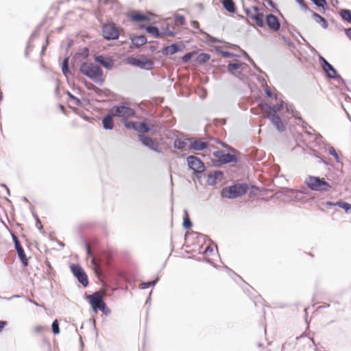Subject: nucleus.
<instances>
[{
	"mask_svg": "<svg viewBox=\"0 0 351 351\" xmlns=\"http://www.w3.org/2000/svg\"><path fill=\"white\" fill-rule=\"evenodd\" d=\"M80 71L82 74L99 85H102L105 82L102 69L94 63L82 62L80 67Z\"/></svg>",
	"mask_w": 351,
	"mask_h": 351,
	"instance_id": "1",
	"label": "nucleus"
},
{
	"mask_svg": "<svg viewBox=\"0 0 351 351\" xmlns=\"http://www.w3.org/2000/svg\"><path fill=\"white\" fill-rule=\"evenodd\" d=\"M249 189V185L246 183H236L223 188L221 191V196L234 199L247 193Z\"/></svg>",
	"mask_w": 351,
	"mask_h": 351,
	"instance_id": "2",
	"label": "nucleus"
},
{
	"mask_svg": "<svg viewBox=\"0 0 351 351\" xmlns=\"http://www.w3.org/2000/svg\"><path fill=\"white\" fill-rule=\"evenodd\" d=\"M305 184L310 190L321 193L328 192L332 189V186L324 178L319 176H308L305 180Z\"/></svg>",
	"mask_w": 351,
	"mask_h": 351,
	"instance_id": "3",
	"label": "nucleus"
},
{
	"mask_svg": "<svg viewBox=\"0 0 351 351\" xmlns=\"http://www.w3.org/2000/svg\"><path fill=\"white\" fill-rule=\"evenodd\" d=\"M88 303L90 304L92 310L95 313L100 311L106 315H108L111 313L99 291H95L89 296Z\"/></svg>",
	"mask_w": 351,
	"mask_h": 351,
	"instance_id": "4",
	"label": "nucleus"
},
{
	"mask_svg": "<svg viewBox=\"0 0 351 351\" xmlns=\"http://www.w3.org/2000/svg\"><path fill=\"white\" fill-rule=\"evenodd\" d=\"M308 46L311 51H315L316 53H317L319 62L321 64L322 70L325 73L327 77L336 80H343L342 77L338 73L335 67L325 58L317 53L315 48L311 47L309 44Z\"/></svg>",
	"mask_w": 351,
	"mask_h": 351,
	"instance_id": "5",
	"label": "nucleus"
},
{
	"mask_svg": "<svg viewBox=\"0 0 351 351\" xmlns=\"http://www.w3.org/2000/svg\"><path fill=\"white\" fill-rule=\"evenodd\" d=\"M241 153H225L222 150H217L213 152V156L217 158L215 163V166L221 167L223 165H226L232 162H239L240 158L239 155Z\"/></svg>",
	"mask_w": 351,
	"mask_h": 351,
	"instance_id": "6",
	"label": "nucleus"
},
{
	"mask_svg": "<svg viewBox=\"0 0 351 351\" xmlns=\"http://www.w3.org/2000/svg\"><path fill=\"white\" fill-rule=\"evenodd\" d=\"M186 161L189 169L192 170L195 178L199 180L206 169L204 162L199 158L193 155L188 156Z\"/></svg>",
	"mask_w": 351,
	"mask_h": 351,
	"instance_id": "7",
	"label": "nucleus"
},
{
	"mask_svg": "<svg viewBox=\"0 0 351 351\" xmlns=\"http://www.w3.org/2000/svg\"><path fill=\"white\" fill-rule=\"evenodd\" d=\"M126 60L128 64L145 71H151L154 66V60L143 55L139 58L128 56Z\"/></svg>",
	"mask_w": 351,
	"mask_h": 351,
	"instance_id": "8",
	"label": "nucleus"
},
{
	"mask_svg": "<svg viewBox=\"0 0 351 351\" xmlns=\"http://www.w3.org/2000/svg\"><path fill=\"white\" fill-rule=\"evenodd\" d=\"M119 31L116 24L113 22H108L102 26L103 37L107 40H117L119 37Z\"/></svg>",
	"mask_w": 351,
	"mask_h": 351,
	"instance_id": "9",
	"label": "nucleus"
},
{
	"mask_svg": "<svg viewBox=\"0 0 351 351\" xmlns=\"http://www.w3.org/2000/svg\"><path fill=\"white\" fill-rule=\"evenodd\" d=\"M70 269L78 282H80L84 287H88L89 284L88 278L83 267L80 264H71Z\"/></svg>",
	"mask_w": 351,
	"mask_h": 351,
	"instance_id": "10",
	"label": "nucleus"
},
{
	"mask_svg": "<svg viewBox=\"0 0 351 351\" xmlns=\"http://www.w3.org/2000/svg\"><path fill=\"white\" fill-rule=\"evenodd\" d=\"M112 114L114 117L122 118L125 117H134L136 114L134 109L130 108L125 104L116 105L112 108Z\"/></svg>",
	"mask_w": 351,
	"mask_h": 351,
	"instance_id": "11",
	"label": "nucleus"
},
{
	"mask_svg": "<svg viewBox=\"0 0 351 351\" xmlns=\"http://www.w3.org/2000/svg\"><path fill=\"white\" fill-rule=\"evenodd\" d=\"M138 138L144 146L148 147L149 149L156 153H162L160 145L156 140L143 134H138Z\"/></svg>",
	"mask_w": 351,
	"mask_h": 351,
	"instance_id": "12",
	"label": "nucleus"
},
{
	"mask_svg": "<svg viewBox=\"0 0 351 351\" xmlns=\"http://www.w3.org/2000/svg\"><path fill=\"white\" fill-rule=\"evenodd\" d=\"M189 143V149L195 151H202L208 148L209 143L204 141L199 138L191 137L186 138Z\"/></svg>",
	"mask_w": 351,
	"mask_h": 351,
	"instance_id": "13",
	"label": "nucleus"
},
{
	"mask_svg": "<svg viewBox=\"0 0 351 351\" xmlns=\"http://www.w3.org/2000/svg\"><path fill=\"white\" fill-rule=\"evenodd\" d=\"M93 59L95 62L99 64L107 70H112L114 67V61L110 56L104 54H95L93 56Z\"/></svg>",
	"mask_w": 351,
	"mask_h": 351,
	"instance_id": "14",
	"label": "nucleus"
},
{
	"mask_svg": "<svg viewBox=\"0 0 351 351\" xmlns=\"http://www.w3.org/2000/svg\"><path fill=\"white\" fill-rule=\"evenodd\" d=\"M184 48V45L182 42H176L170 45L164 46L161 49V52L164 56L173 55L182 51Z\"/></svg>",
	"mask_w": 351,
	"mask_h": 351,
	"instance_id": "15",
	"label": "nucleus"
},
{
	"mask_svg": "<svg viewBox=\"0 0 351 351\" xmlns=\"http://www.w3.org/2000/svg\"><path fill=\"white\" fill-rule=\"evenodd\" d=\"M265 23L268 28L276 32L280 28V22L278 18L273 14H268L265 16Z\"/></svg>",
	"mask_w": 351,
	"mask_h": 351,
	"instance_id": "16",
	"label": "nucleus"
},
{
	"mask_svg": "<svg viewBox=\"0 0 351 351\" xmlns=\"http://www.w3.org/2000/svg\"><path fill=\"white\" fill-rule=\"evenodd\" d=\"M243 282L244 287H243V289L251 299L253 298L255 299L254 301V305L256 306L258 302H259L262 303L263 305L265 306L264 302H265V301L261 298L260 295H255L256 294V291L254 290V289L245 282Z\"/></svg>",
	"mask_w": 351,
	"mask_h": 351,
	"instance_id": "17",
	"label": "nucleus"
},
{
	"mask_svg": "<svg viewBox=\"0 0 351 351\" xmlns=\"http://www.w3.org/2000/svg\"><path fill=\"white\" fill-rule=\"evenodd\" d=\"M266 117L271 121V123L276 127L278 131L282 132L286 130L285 125L282 121L281 118L277 113L267 114Z\"/></svg>",
	"mask_w": 351,
	"mask_h": 351,
	"instance_id": "18",
	"label": "nucleus"
},
{
	"mask_svg": "<svg viewBox=\"0 0 351 351\" xmlns=\"http://www.w3.org/2000/svg\"><path fill=\"white\" fill-rule=\"evenodd\" d=\"M252 8L254 12L252 16H250V18L256 22L258 27H263L265 25L263 20L264 14L261 11L258 6L254 5Z\"/></svg>",
	"mask_w": 351,
	"mask_h": 351,
	"instance_id": "19",
	"label": "nucleus"
},
{
	"mask_svg": "<svg viewBox=\"0 0 351 351\" xmlns=\"http://www.w3.org/2000/svg\"><path fill=\"white\" fill-rule=\"evenodd\" d=\"M260 106L265 108L269 112L268 114H274L277 113L278 112H280L284 108V101H282L281 102L276 104L274 106H271L269 104L265 101L264 100H262L260 102Z\"/></svg>",
	"mask_w": 351,
	"mask_h": 351,
	"instance_id": "20",
	"label": "nucleus"
},
{
	"mask_svg": "<svg viewBox=\"0 0 351 351\" xmlns=\"http://www.w3.org/2000/svg\"><path fill=\"white\" fill-rule=\"evenodd\" d=\"M113 114L107 113L101 119V123L103 128L106 130H112L114 127V123L113 121Z\"/></svg>",
	"mask_w": 351,
	"mask_h": 351,
	"instance_id": "21",
	"label": "nucleus"
},
{
	"mask_svg": "<svg viewBox=\"0 0 351 351\" xmlns=\"http://www.w3.org/2000/svg\"><path fill=\"white\" fill-rule=\"evenodd\" d=\"M129 17L132 21H136V22H139V23H141V22H147L148 23V22H150L152 20L151 17H149V16H147L146 14L141 13L139 11H136V12H133L130 13L129 14Z\"/></svg>",
	"mask_w": 351,
	"mask_h": 351,
	"instance_id": "22",
	"label": "nucleus"
},
{
	"mask_svg": "<svg viewBox=\"0 0 351 351\" xmlns=\"http://www.w3.org/2000/svg\"><path fill=\"white\" fill-rule=\"evenodd\" d=\"M130 39L134 48H139L147 42L146 36L143 34L132 36Z\"/></svg>",
	"mask_w": 351,
	"mask_h": 351,
	"instance_id": "23",
	"label": "nucleus"
},
{
	"mask_svg": "<svg viewBox=\"0 0 351 351\" xmlns=\"http://www.w3.org/2000/svg\"><path fill=\"white\" fill-rule=\"evenodd\" d=\"M223 173L220 170H215L213 173L208 174L207 184L209 186H215L217 184V179L223 177Z\"/></svg>",
	"mask_w": 351,
	"mask_h": 351,
	"instance_id": "24",
	"label": "nucleus"
},
{
	"mask_svg": "<svg viewBox=\"0 0 351 351\" xmlns=\"http://www.w3.org/2000/svg\"><path fill=\"white\" fill-rule=\"evenodd\" d=\"M145 29L147 34H151L154 38H161L162 36V33H161L159 28L154 25H147L145 27Z\"/></svg>",
	"mask_w": 351,
	"mask_h": 351,
	"instance_id": "25",
	"label": "nucleus"
},
{
	"mask_svg": "<svg viewBox=\"0 0 351 351\" xmlns=\"http://www.w3.org/2000/svg\"><path fill=\"white\" fill-rule=\"evenodd\" d=\"M221 3L223 8L230 13H235L237 7L233 0H223Z\"/></svg>",
	"mask_w": 351,
	"mask_h": 351,
	"instance_id": "26",
	"label": "nucleus"
},
{
	"mask_svg": "<svg viewBox=\"0 0 351 351\" xmlns=\"http://www.w3.org/2000/svg\"><path fill=\"white\" fill-rule=\"evenodd\" d=\"M153 125H149L146 119L143 120L141 122L138 123L137 132L140 133H146L152 130Z\"/></svg>",
	"mask_w": 351,
	"mask_h": 351,
	"instance_id": "27",
	"label": "nucleus"
},
{
	"mask_svg": "<svg viewBox=\"0 0 351 351\" xmlns=\"http://www.w3.org/2000/svg\"><path fill=\"white\" fill-rule=\"evenodd\" d=\"M311 12L312 17L314 19L317 23L320 24L324 29L328 28V22L324 17L322 16L320 14H317L315 12L311 11Z\"/></svg>",
	"mask_w": 351,
	"mask_h": 351,
	"instance_id": "28",
	"label": "nucleus"
},
{
	"mask_svg": "<svg viewBox=\"0 0 351 351\" xmlns=\"http://www.w3.org/2000/svg\"><path fill=\"white\" fill-rule=\"evenodd\" d=\"M62 74L67 77L69 75H73L69 69V57H64L61 64Z\"/></svg>",
	"mask_w": 351,
	"mask_h": 351,
	"instance_id": "29",
	"label": "nucleus"
},
{
	"mask_svg": "<svg viewBox=\"0 0 351 351\" xmlns=\"http://www.w3.org/2000/svg\"><path fill=\"white\" fill-rule=\"evenodd\" d=\"M298 121L301 123V127L304 130L306 135L309 136H313V132H315V130L305 121L302 117L298 118Z\"/></svg>",
	"mask_w": 351,
	"mask_h": 351,
	"instance_id": "30",
	"label": "nucleus"
},
{
	"mask_svg": "<svg viewBox=\"0 0 351 351\" xmlns=\"http://www.w3.org/2000/svg\"><path fill=\"white\" fill-rule=\"evenodd\" d=\"M242 64L243 63L238 60H236L234 62H229L227 66V70L229 73H232L234 75L239 76L241 75V72H238V75H236L233 73V71L239 69L241 67Z\"/></svg>",
	"mask_w": 351,
	"mask_h": 351,
	"instance_id": "31",
	"label": "nucleus"
},
{
	"mask_svg": "<svg viewBox=\"0 0 351 351\" xmlns=\"http://www.w3.org/2000/svg\"><path fill=\"white\" fill-rule=\"evenodd\" d=\"M215 50L217 53L221 55L223 58H231L233 57L239 56L238 54H236L233 52L225 51V50L222 49L221 47H220V46L215 47Z\"/></svg>",
	"mask_w": 351,
	"mask_h": 351,
	"instance_id": "32",
	"label": "nucleus"
},
{
	"mask_svg": "<svg viewBox=\"0 0 351 351\" xmlns=\"http://www.w3.org/2000/svg\"><path fill=\"white\" fill-rule=\"evenodd\" d=\"M193 226V223L190 219L189 211L186 209L184 210L182 227L186 230L191 229Z\"/></svg>",
	"mask_w": 351,
	"mask_h": 351,
	"instance_id": "33",
	"label": "nucleus"
},
{
	"mask_svg": "<svg viewBox=\"0 0 351 351\" xmlns=\"http://www.w3.org/2000/svg\"><path fill=\"white\" fill-rule=\"evenodd\" d=\"M19 259L24 267L28 265V260L23 247L16 250Z\"/></svg>",
	"mask_w": 351,
	"mask_h": 351,
	"instance_id": "34",
	"label": "nucleus"
},
{
	"mask_svg": "<svg viewBox=\"0 0 351 351\" xmlns=\"http://www.w3.org/2000/svg\"><path fill=\"white\" fill-rule=\"evenodd\" d=\"M341 19L351 24V10L348 9H341L339 12Z\"/></svg>",
	"mask_w": 351,
	"mask_h": 351,
	"instance_id": "35",
	"label": "nucleus"
},
{
	"mask_svg": "<svg viewBox=\"0 0 351 351\" xmlns=\"http://www.w3.org/2000/svg\"><path fill=\"white\" fill-rule=\"evenodd\" d=\"M210 58V55L208 53H201L196 57V62L199 64H203L208 62Z\"/></svg>",
	"mask_w": 351,
	"mask_h": 351,
	"instance_id": "36",
	"label": "nucleus"
},
{
	"mask_svg": "<svg viewBox=\"0 0 351 351\" xmlns=\"http://www.w3.org/2000/svg\"><path fill=\"white\" fill-rule=\"evenodd\" d=\"M335 204L337 206L343 209L346 213H351V204L343 200H339L335 202Z\"/></svg>",
	"mask_w": 351,
	"mask_h": 351,
	"instance_id": "37",
	"label": "nucleus"
},
{
	"mask_svg": "<svg viewBox=\"0 0 351 351\" xmlns=\"http://www.w3.org/2000/svg\"><path fill=\"white\" fill-rule=\"evenodd\" d=\"M158 281H159V278L157 277L153 280L142 282L139 285V288L141 289H148L151 287H154L158 283Z\"/></svg>",
	"mask_w": 351,
	"mask_h": 351,
	"instance_id": "38",
	"label": "nucleus"
},
{
	"mask_svg": "<svg viewBox=\"0 0 351 351\" xmlns=\"http://www.w3.org/2000/svg\"><path fill=\"white\" fill-rule=\"evenodd\" d=\"M187 145V143L185 140H182L180 138H176L173 142V147L177 149L182 150L183 149L185 146Z\"/></svg>",
	"mask_w": 351,
	"mask_h": 351,
	"instance_id": "39",
	"label": "nucleus"
},
{
	"mask_svg": "<svg viewBox=\"0 0 351 351\" xmlns=\"http://www.w3.org/2000/svg\"><path fill=\"white\" fill-rule=\"evenodd\" d=\"M197 55V51H195V50H193V51H189L186 53H184L182 57V61L184 62V63H187L189 62V61H191V60L195 56Z\"/></svg>",
	"mask_w": 351,
	"mask_h": 351,
	"instance_id": "40",
	"label": "nucleus"
},
{
	"mask_svg": "<svg viewBox=\"0 0 351 351\" xmlns=\"http://www.w3.org/2000/svg\"><path fill=\"white\" fill-rule=\"evenodd\" d=\"M317 7L323 9V13L324 14L326 10L328 9V3L326 0H311Z\"/></svg>",
	"mask_w": 351,
	"mask_h": 351,
	"instance_id": "41",
	"label": "nucleus"
},
{
	"mask_svg": "<svg viewBox=\"0 0 351 351\" xmlns=\"http://www.w3.org/2000/svg\"><path fill=\"white\" fill-rule=\"evenodd\" d=\"M123 124L125 128L129 130H133L134 131H137L138 122L130 121V120H124Z\"/></svg>",
	"mask_w": 351,
	"mask_h": 351,
	"instance_id": "42",
	"label": "nucleus"
},
{
	"mask_svg": "<svg viewBox=\"0 0 351 351\" xmlns=\"http://www.w3.org/2000/svg\"><path fill=\"white\" fill-rule=\"evenodd\" d=\"M89 49L85 47L79 49L76 53V55L81 57L82 59H86L89 56Z\"/></svg>",
	"mask_w": 351,
	"mask_h": 351,
	"instance_id": "43",
	"label": "nucleus"
},
{
	"mask_svg": "<svg viewBox=\"0 0 351 351\" xmlns=\"http://www.w3.org/2000/svg\"><path fill=\"white\" fill-rule=\"evenodd\" d=\"M12 237V242L14 245L15 250L20 249L22 247L20 240L19 237L16 235L15 233L12 232V231L9 230Z\"/></svg>",
	"mask_w": 351,
	"mask_h": 351,
	"instance_id": "44",
	"label": "nucleus"
},
{
	"mask_svg": "<svg viewBox=\"0 0 351 351\" xmlns=\"http://www.w3.org/2000/svg\"><path fill=\"white\" fill-rule=\"evenodd\" d=\"M66 94L67 95V96L69 97V98L73 101V103L77 106H82V101L80 100V99H79L78 97H75L74 95H73L70 91L69 90H66Z\"/></svg>",
	"mask_w": 351,
	"mask_h": 351,
	"instance_id": "45",
	"label": "nucleus"
},
{
	"mask_svg": "<svg viewBox=\"0 0 351 351\" xmlns=\"http://www.w3.org/2000/svg\"><path fill=\"white\" fill-rule=\"evenodd\" d=\"M51 331L54 335H59L60 332V325L58 319L53 320L51 324Z\"/></svg>",
	"mask_w": 351,
	"mask_h": 351,
	"instance_id": "46",
	"label": "nucleus"
},
{
	"mask_svg": "<svg viewBox=\"0 0 351 351\" xmlns=\"http://www.w3.org/2000/svg\"><path fill=\"white\" fill-rule=\"evenodd\" d=\"M217 143L219 144H220L223 148H225L226 149H227L228 151H229L231 153H239L238 150H237L233 147L229 145L228 144H227L226 143H223L219 140L217 141Z\"/></svg>",
	"mask_w": 351,
	"mask_h": 351,
	"instance_id": "47",
	"label": "nucleus"
},
{
	"mask_svg": "<svg viewBox=\"0 0 351 351\" xmlns=\"http://www.w3.org/2000/svg\"><path fill=\"white\" fill-rule=\"evenodd\" d=\"M84 84L88 90H92L93 91H99V88L97 87L95 84H93L91 82L84 80Z\"/></svg>",
	"mask_w": 351,
	"mask_h": 351,
	"instance_id": "48",
	"label": "nucleus"
},
{
	"mask_svg": "<svg viewBox=\"0 0 351 351\" xmlns=\"http://www.w3.org/2000/svg\"><path fill=\"white\" fill-rule=\"evenodd\" d=\"M175 23L180 25H183L185 23L184 16L181 14H176L175 16Z\"/></svg>",
	"mask_w": 351,
	"mask_h": 351,
	"instance_id": "49",
	"label": "nucleus"
},
{
	"mask_svg": "<svg viewBox=\"0 0 351 351\" xmlns=\"http://www.w3.org/2000/svg\"><path fill=\"white\" fill-rule=\"evenodd\" d=\"M328 154L331 156H332L336 161L337 162H340V159H339V155L337 153L335 149L333 147H330L329 149H328Z\"/></svg>",
	"mask_w": 351,
	"mask_h": 351,
	"instance_id": "50",
	"label": "nucleus"
},
{
	"mask_svg": "<svg viewBox=\"0 0 351 351\" xmlns=\"http://www.w3.org/2000/svg\"><path fill=\"white\" fill-rule=\"evenodd\" d=\"M266 88H265V93L267 97L269 98H274L275 99H278V96L274 95L270 88L265 84Z\"/></svg>",
	"mask_w": 351,
	"mask_h": 351,
	"instance_id": "51",
	"label": "nucleus"
},
{
	"mask_svg": "<svg viewBox=\"0 0 351 351\" xmlns=\"http://www.w3.org/2000/svg\"><path fill=\"white\" fill-rule=\"evenodd\" d=\"M84 247H85V250H86V254L88 256H91L92 257L93 256V254H92V252L90 250V245H89L88 241L86 239H84Z\"/></svg>",
	"mask_w": 351,
	"mask_h": 351,
	"instance_id": "52",
	"label": "nucleus"
},
{
	"mask_svg": "<svg viewBox=\"0 0 351 351\" xmlns=\"http://www.w3.org/2000/svg\"><path fill=\"white\" fill-rule=\"evenodd\" d=\"M38 35H39V34H38V30H34V31L32 33V34H31V36H30V37H29V40L27 41V47H29V43H30L31 40H32L33 38H37V37H38Z\"/></svg>",
	"mask_w": 351,
	"mask_h": 351,
	"instance_id": "53",
	"label": "nucleus"
},
{
	"mask_svg": "<svg viewBox=\"0 0 351 351\" xmlns=\"http://www.w3.org/2000/svg\"><path fill=\"white\" fill-rule=\"evenodd\" d=\"M285 109L287 112L291 113V114H293L295 111L293 106L291 104H286Z\"/></svg>",
	"mask_w": 351,
	"mask_h": 351,
	"instance_id": "54",
	"label": "nucleus"
},
{
	"mask_svg": "<svg viewBox=\"0 0 351 351\" xmlns=\"http://www.w3.org/2000/svg\"><path fill=\"white\" fill-rule=\"evenodd\" d=\"M296 2L299 3V5L304 10H309L308 5L306 4L304 0H295Z\"/></svg>",
	"mask_w": 351,
	"mask_h": 351,
	"instance_id": "55",
	"label": "nucleus"
},
{
	"mask_svg": "<svg viewBox=\"0 0 351 351\" xmlns=\"http://www.w3.org/2000/svg\"><path fill=\"white\" fill-rule=\"evenodd\" d=\"M48 37L46 38V40H45V43L42 46V49H41V51H40V55H43L47 48V46L49 45V40H48Z\"/></svg>",
	"mask_w": 351,
	"mask_h": 351,
	"instance_id": "56",
	"label": "nucleus"
},
{
	"mask_svg": "<svg viewBox=\"0 0 351 351\" xmlns=\"http://www.w3.org/2000/svg\"><path fill=\"white\" fill-rule=\"evenodd\" d=\"M161 33H162V36L165 34H167L170 36H175L177 34L176 32L169 30L168 29H165L164 31L161 32Z\"/></svg>",
	"mask_w": 351,
	"mask_h": 351,
	"instance_id": "57",
	"label": "nucleus"
},
{
	"mask_svg": "<svg viewBox=\"0 0 351 351\" xmlns=\"http://www.w3.org/2000/svg\"><path fill=\"white\" fill-rule=\"evenodd\" d=\"M36 228L39 230H43V226L42 225V223L38 217V216H36Z\"/></svg>",
	"mask_w": 351,
	"mask_h": 351,
	"instance_id": "58",
	"label": "nucleus"
},
{
	"mask_svg": "<svg viewBox=\"0 0 351 351\" xmlns=\"http://www.w3.org/2000/svg\"><path fill=\"white\" fill-rule=\"evenodd\" d=\"M208 43H221V40L215 37L208 35Z\"/></svg>",
	"mask_w": 351,
	"mask_h": 351,
	"instance_id": "59",
	"label": "nucleus"
},
{
	"mask_svg": "<svg viewBox=\"0 0 351 351\" xmlns=\"http://www.w3.org/2000/svg\"><path fill=\"white\" fill-rule=\"evenodd\" d=\"M282 38L283 41H284V42H285V43L288 46H291V45H292V43H291V40H290L288 37H287V36H284V35H282Z\"/></svg>",
	"mask_w": 351,
	"mask_h": 351,
	"instance_id": "60",
	"label": "nucleus"
},
{
	"mask_svg": "<svg viewBox=\"0 0 351 351\" xmlns=\"http://www.w3.org/2000/svg\"><path fill=\"white\" fill-rule=\"evenodd\" d=\"M313 136H315V140L317 141H321L323 139V136L319 134L315 131V132H313Z\"/></svg>",
	"mask_w": 351,
	"mask_h": 351,
	"instance_id": "61",
	"label": "nucleus"
},
{
	"mask_svg": "<svg viewBox=\"0 0 351 351\" xmlns=\"http://www.w3.org/2000/svg\"><path fill=\"white\" fill-rule=\"evenodd\" d=\"M8 324L7 321L0 320V332H1L3 328Z\"/></svg>",
	"mask_w": 351,
	"mask_h": 351,
	"instance_id": "62",
	"label": "nucleus"
},
{
	"mask_svg": "<svg viewBox=\"0 0 351 351\" xmlns=\"http://www.w3.org/2000/svg\"><path fill=\"white\" fill-rule=\"evenodd\" d=\"M344 32L346 36L351 40V27L344 29Z\"/></svg>",
	"mask_w": 351,
	"mask_h": 351,
	"instance_id": "63",
	"label": "nucleus"
},
{
	"mask_svg": "<svg viewBox=\"0 0 351 351\" xmlns=\"http://www.w3.org/2000/svg\"><path fill=\"white\" fill-rule=\"evenodd\" d=\"M213 249L211 247L207 246L202 252L203 255L208 254V253L213 252Z\"/></svg>",
	"mask_w": 351,
	"mask_h": 351,
	"instance_id": "64",
	"label": "nucleus"
}]
</instances>
